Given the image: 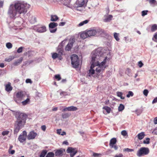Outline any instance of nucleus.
Masks as SVG:
<instances>
[{"instance_id": "obj_52", "label": "nucleus", "mask_w": 157, "mask_h": 157, "mask_svg": "<svg viewBox=\"0 0 157 157\" xmlns=\"http://www.w3.org/2000/svg\"><path fill=\"white\" fill-rule=\"evenodd\" d=\"M60 95L61 96L67 95V92L64 91H62L60 93Z\"/></svg>"}, {"instance_id": "obj_59", "label": "nucleus", "mask_w": 157, "mask_h": 157, "mask_svg": "<svg viewBox=\"0 0 157 157\" xmlns=\"http://www.w3.org/2000/svg\"><path fill=\"white\" fill-rule=\"evenodd\" d=\"M157 102V97L155 98L153 100L152 102V104L155 103Z\"/></svg>"}, {"instance_id": "obj_11", "label": "nucleus", "mask_w": 157, "mask_h": 157, "mask_svg": "<svg viewBox=\"0 0 157 157\" xmlns=\"http://www.w3.org/2000/svg\"><path fill=\"white\" fill-rule=\"evenodd\" d=\"M37 134L34 131L30 132L27 136V139L29 140L33 139L36 136Z\"/></svg>"}, {"instance_id": "obj_18", "label": "nucleus", "mask_w": 157, "mask_h": 157, "mask_svg": "<svg viewBox=\"0 0 157 157\" xmlns=\"http://www.w3.org/2000/svg\"><path fill=\"white\" fill-rule=\"evenodd\" d=\"M80 37L83 39H85L88 37H89V35L87 33V30L84 31L81 33L80 34Z\"/></svg>"}, {"instance_id": "obj_16", "label": "nucleus", "mask_w": 157, "mask_h": 157, "mask_svg": "<svg viewBox=\"0 0 157 157\" xmlns=\"http://www.w3.org/2000/svg\"><path fill=\"white\" fill-rule=\"evenodd\" d=\"M59 1H61L62 3L68 7H70L71 6L70 4L71 0H60Z\"/></svg>"}, {"instance_id": "obj_27", "label": "nucleus", "mask_w": 157, "mask_h": 157, "mask_svg": "<svg viewBox=\"0 0 157 157\" xmlns=\"http://www.w3.org/2000/svg\"><path fill=\"white\" fill-rule=\"evenodd\" d=\"M71 115V113H63L62 114V117L63 119H65Z\"/></svg>"}, {"instance_id": "obj_56", "label": "nucleus", "mask_w": 157, "mask_h": 157, "mask_svg": "<svg viewBox=\"0 0 157 157\" xmlns=\"http://www.w3.org/2000/svg\"><path fill=\"white\" fill-rule=\"evenodd\" d=\"M111 148H113L115 150H117L118 149V147L116 145H113L111 146H110Z\"/></svg>"}, {"instance_id": "obj_38", "label": "nucleus", "mask_w": 157, "mask_h": 157, "mask_svg": "<svg viewBox=\"0 0 157 157\" xmlns=\"http://www.w3.org/2000/svg\"><path fill=\"white\" fill-rule=\"evenodd\" d=\"M119 34L116 33H114V37L115 40L117 41H118L120 40L119 38L118 37Z\"/></svg>"}, {"instance_id": "obj_33", "label": "nucleus", "mask_w": 157, "mask_h": 157, "mask_svg": "<svg viewBox=\"0 0 157 157\" xmlns=\"http://www.w3.org/2000/svg\"><path fill=\"white\" fill-rule=\"evenodd\" d=\"M15 57L13 56H10L9 58H6L5 59V61L7 62H10Z\"/></svg>"}, {"instance_id": "obj_54", "label": "nucleus", "mask_w": 157, "mask_h": 157, "mask_svg": "<svg viewBox=\"0 0 157 157\" xmlns=\"http://www.w3.org/2000/svg\"><path fill=\"white\" fill-rule=\"evenodd\" d=\"M46 128V127L45 125H43L41 126V128L44 131H45Z\"/></svg>"}, {"instance_id": "obj_55", "label": "nucleus", "mask_w": 157, "mask_h": 157, "mask_svg": "<svg viewBox=\"0 0 157 157\" xmlns=\"http://www.w3.org/2000/svg\"><path fill=\"white\" fill-rule=\"evenodd\" d=\"M15 151L14 150H12L11 151L9 150V153L10 154L13 155L14 154Z\"/></svg>"}, {"instance_id": "obj_51", "label": "nucleus", "mask_w": 157, "mask_h": 157, "mask_svg": "<svg viewBox=\"0 0 157 157\" xmlns=\"http://www.w3.org/2000/svg\"><path fill=\"white\" fill-rule=\"evenodd\" d=\"M148 93V91L146 89L144 90L143 91V94L146 96H147Z\"/></svg>"}, {"instance_id": "obj_53", "label": "nucleus", "mask_w": 157, "mask_h": 157, "mask_svg": "<svg viewBox=\"0 0 157 157\" xmlns=\"http://www.w3.org/2000/svg\"><path fill=\"white\" fill-rule=\"evenodd\" d=\"M9 131H4L2 133V134L3 136L7 135L8 134Z\"/></svg>"}, {"instance_id": "obj_1", "label": "nucleus", "mask_w": 157, "mask_h": 157, "mask_svg": "<svg viewBox=\"0 0 157 157\" xmlns=\"http://www.w3.org/2000/svg\"><path fill=\"white\" fill-rule=\"evenodd\" d=\"M103 54L101 48H98L94 51L91 54L92 67L94 65L97 66V67L96 68V72L98 75L105 70L106 67V63L109 60V58L107 56L103 59Z\"/></svg>"}, {"instance_id": "obj_3", "label": "nucleus", "mask_w": 157, "mask_h": 157, "mask_svg": "<svg viewBox=\"0 0 157 157\" xmlns=\"http://www.w3.org/2000/svg\"><path fill=\"white\" fill-rule=\"evenodd\" d=\"M13 5L19 14L26 13L27 8L30 6L27 3L20 2L15 3Z\"/></svg>"}, {"instance_id": "obj_19", "label": "nucleus", "mask_w": 157, "mask_h": 157, "mask_svg": "<svg viewBox=\"0 0 157 157\" xmlns=\"http://www.w3.org/2000/svg\"><path fill=\"white\" fill-rule=\"evenodd\" d=\"M72 42H69L65 48V49L67 51H69L71 49L73 44Z\"/></svg>"}, {"instance_id": "obj_48", "label": "nucleus", "mask_w": 157, "mask_h": 157, "mask_svg": "<svg viewBox=\"0 0 157 157\" xmlns=\"http://www.w3.org/2000/svg\"><path fill=\"white\" fill-rule=\"evenodd\" d=\"M23 48V47H20L17 50V52L18 53H20L22 51V50Z\"/></svg>"}, {"instance_id": "obj_14", "label": "nucleus", "mask_w": 157, "mask_h": 157, "mask_svg": "<svg viewBox=\"0 0 157 157\" xmlns=\"http://www.w3.org/2000/svg\"><path fill=\"white\" fill-rule=\"evenodd\" d=\"M5 90L7 92H10L13 89V87L11 86V83L8 82L5 86Z\"/></svg>"}, {"instance_id": "obj_39", "label": "nucleus", "mask_w": 157, "mask_h": 157, "mask_svg": "<svg viewBox=\"0 0 157 157\" xmlns=\"http://www.w3.org/2000/svg\"><path fill=\"white\" fill-rule=\"evenodd\" d=\"M6 46L7 48H8V49L11 48L13 46L12 44L10 42L7 43L6 44Z\"/></svg>"}, {"instance_id": "obj_45", "label": "nucleus", "mask_w": 157, "mask_h": 157, "mask_svg": "<svg viewBox=\"0 0 157 157\" xmlns=\"http://www.w3.org/2000/svg\"><path fill=\"white\" fill-rule=\"evenodd\" d=\"M124 151H127L128 152L133 151H134V150L132 149H129L128 148H126L124 149Z\"/></svg>"}, {"instance_id": "obj_6", "label": "nucleus", "mask_w": 157, "mask_h": 157, "mask_svg": "<svg viewBox=\"0 0 157 157\" xmlns=\"http://www.w3.org/2000/svg\"><path fill=\"white\" fill-rule=\"evenodd\" d=\"M71 59L73 67L75 68L78 67L79 65V60L78 56L73 54L71 56Z\"/></svg>"}, {"instance_id": "obj_43", "label": "nucleus", "mask_w": 157, "mask_h": 157, "mask_svg": "<svg viewBox=\"0 0 157 157\" xmlns=\"http://www.w3.org/2000/svg\"><path fill=\"white\" fill-rule=\"evenodd\" d=\"M134 94L131 91H129L128 92V94L126 95V97L127 98H129L130 96L132 97L133 96Z\"/></svg>"}, {"instance_id": "obj_46", "label": "nucleus", "mask_w": 157, "mask_h": 157, "mask_svg": "<svg viewBox=\"0 0 157 157\" xmlns=\"http://www.w3.org/2000/svg\"><path fill=\"white\" fill-rule=\"evenodd\" d=\"M55 77L56 79H57L58 81H59L61 79V78L59 75H55Z\"/></svg>"}, {"instance_id": "obj_12", "label": "nucleus", "mask_w": 157, "mask_h": 157, "mask_svg": "<svg viewBox=\"0 0 157 157\" xmlns=\"http://www.w3.org/2000/svg\"><path fill=\"white\" fill-rule=\"evenodd\" d=\"M65 152V150L63 149H58L56 151L55 155L56 156H62Z\"/></svg>"}, {"instance_id": "obj_22", "label": "nucleus", "mask_w": 157, "mask_h": 157, "mask_svg": "<svg viewBox=\"0 0 157 157\" xmlns=\"http://www.w3.org/2000/svg\"><path fill=\"white\" fill-rule=\"evenodd\" d=\"M23 60V58L22 57L20 58L19 59L14 62L13 63V65L16 66L18 65L21 63Z\"/></svg>"}, {"instance_id": "obj_10", "label": "nucleus", "mask_w": 157, "mask_h": 157, "mask_svg": "<svg viewBox=\"0 0 157 157\" xmlns=\"http://www.w3.org/2000/svg\"><path fill=\"white\" fill-rule=\"evenodd\" d=\"M58 25V24L56 23L51 22L49 25V27L50 29V31L51 33H54L57 30L56 29H53L56 27Z\"/></svg>"}, {"instance_id": "obj_20", "label": "nucleus", "mask_w": 157, "mask_h": 157, "mask_svg": "<svg viewBox=\"0 0 157 157\" xmlns=\"http://www.w3.org/2000/svg\"><path fill=\"white\" fill-rule=\"evenodd\" d=\"M22 127L15 124L14 128V134H17Z\"/></svg>"}, {"instance_id": "obj_34", "label": "nucleus", "mask_w": 157, "mask_h": 157, "mask_svg": "<svg viewBox=\"0 0 157 157\" xmlns=\"http://www.w3.org/2000/svg\"><path fill=\"white\" fill-rule=\"evenodd\" d=\"M157 30V25L154 24L151 26V30L152 32H154Z\"/></svg>"}, {"instance_id": "obj_64", "label": "nucleus", "mask_w": 157, "mask_h": 157, "mask_svg": "<svg viewBox=\"0 0 157 157\" xmlns=\"http://www.w3.org/2000/svg\"><path fill=\"white\" fill-rule=\"evenodd\" d=\"M61 129H57V133L59 134L60 135L61 132Z\"/></svg>"}, {"instance_id": "obj_8", "label": "nucleus", "mask_w": 157, "mask_h": 157, "mask_svg": "<svg viewBox=\"0 0 157 157\" xmlns=\"http://www.w3.org/2000/svg\"><path fill=\"white\" fill-rule=\"evenodd\" d=\"M87 2V0H77L75 6L77 7H82L85 5Z\"/></svg>"}, {"instance_id": "obj_50", "label": "nucleus", "mask_w": 157, "mask_h": 157, "mask_svg": "<svg viewBox=\"0 0 157 157\" xmlns=\"http://www.w3.org/2000/svg\"><path fill=\"white\" fill-rule=\"evenodd\" d=\"M138 65L139 67L141 68L144 65V64L142 63V61H140L138 62Z\"/></svg>"}, {"instance_id": "obj_2", "label": "nucleus", "mask_w": 157, "mask_h": 157, "mask_svg": "<svg viewBox=\"0 0 157 157\" xmlns=\"http://www.w3.org/2000/svg\"><path fill=\"white\" fill-rule=\"evenodd\" d=\"M15 116L17 118L15 124L23 127L26 123V115L19 112H17L15 113Z\"/></svg>"}, {"instance_id": "obj_36", "label": "nucleus", "mask_w": 157, "mask_h": 157, "mask_svg": "<svg viewBox=\"0 0 157 157\" xmlns=\"http://www.w3.org/2000/svg\"><path fill=\"white\" fill-rule=\"evenodd\" d=\"M103 109H105L108 113H109L110 112L111 110V108L107 106L104 107L103 108Z\"/></svg>"}, {"instance_id": "obj_4", "label": "nucleus", "mask_w": 157, "mask_h": 157, "mask_svg": "<svg viewBox=\"0 0 157 157\" xmlns=\"http://www.w3.org/2000/svg\"><path fill=\"white\" fill-rule=\"evenodd\" d=\"M8 13L10 18L13 19L18 17L20 15L13 4H11L10 6Z\"/></svg>"}, {"instance_id": "obj_32", "label": "nucleus", "mask_w": 157, "mask_h": 157, "mask_svg": "<svg viewBox=\"0 0 157 157\" xmlns=\"http://www.w3.org/2000/svg\"><path fill=\"white\" fill-rule=\"evenodd\" d=\"M47 151L46 150L42 151L40 155V157H44L45 155L47 154Z\"/></svg>"}, {"instance_id": "obj_13", "label": "nucleus", "mask_w": 157, "mask_h": 157, "mask_svg": "<svg viewBox=\"0 0 157 157\" xmlns=\"http://www.w3.org/2000/svg\"><path fill=\"white\" fill-rule=\"evenodd\" d=\"M77 110V108L74 106H71L64 108L62 111L65 112L67 111H74Z\"/></svg>"}, {"instance_id": "obj_42", "label": "nucleus", "mask_w": 157, "mask_h": 157, "mask_svg": "<svg viewBox=\"0 0 157 157\" xmlns=\"http://www.w3.org/2000/svg\"><path fill=\"white\" fill-rule=\"evenodd\" d=\"M58 56H59V53L58 54H57L56 53H53L52 54V57L53 59H56V58H58Z\"/></svg>"}, {"instance_id": "obj_29", "label": "nucleus", "mask_w": 157, "mask_h": 157, "mask_svg": "<svg viewBox=\"0 0 157 157\" xmlns=\"http://www.w3.org/2000/svg\"><path fill=\"white\" fill-rule=\"evenodd\" d=\"M23 96L22 93L21 92H17L16 95V97L18 99H21L23 98Z\"/></svg>"}, {"instance_id": "obj_30", "label": "nucleus", "mask_w": 157, "mask_h": 157, "mask_svg": "<svg viewBox=\"0 0 157 157\" xmlns=\"http://www.w3.org/2000/svg\"><path fill=\"white\" fill-rule=\"evenodd\" d=\"M30 102V99L29 98H27L25 101H22L21 103L23 105H25L28 104Z\"/></svg>"}, {"instance_id": "obj_31", "label": "nucleus", "mask_w": 157, "mask_h": 157, "mask_svg": "<svg viewBox=\"0 0 157 157\" xmlns=\"http://www.w3.org/2000/svg\"><path fill=\"white\" fill-rule=\"evenodd\" d=\"M117 96L120 98L121 99H124V97H123V93L120 92H117Z\"/></svg>"}, {"instance_id": "obj_37", "label": "nucleus", "mask_w": 157, "mask_h": 157, "mask_svg": "<svg viewBox=\"0 0 157 157\" xmlns=\"http://www.w3.org/2000/svg\"><path fill=\"white\" fill-rule=\"evenodd\" d=\"M124 108V106L123 104H120L118 107V111H122Z\"/></svg>"}, {"instance_id": "obj_21", "label": "nucleus", "mask_w": 157, "mask_h": 157, "mask_svg": "<svg viewBox=\"0 0 157 157\" xmlns=\"http://www.w3.org/2000/svg\"><path fill=\"white\" fill-rule=\"evenodd\" d=\"M113 18V16L112 15H109L105 16L104 21L105 22H108L110 21Z\"/></svg>"}, {"instance_id": "obj_58", "label": "nucleus", "mask_w": 157, "mask_h": 157, "mask_svg": "<svg viewBox=\"0 0 157 157\" xmlns=\"http://www.w3.org/2000/svg\"><path fill=\"white\" fill-rule=\"evenodd\" d=\"M123 155L122 154H119L118 155H116L114 157H123Z\"/></svg>"}, {"instance_id": "obj_44", "label": "nucleus", "mask_w": 157, "mask_h": 157, "mask_svg": "<svg viewBox=\"0 0 157 157\" xmlns=\"http://www.w3.org/2000/svg\"><path fill=\"white\" fill-rule=\"evenodd\" d=\"M150 139L149 138H146L145 140L143 141V143L144 144H148L150 143Z\"/></svg>"}, {"instance_id": "obj_25", "label": "nucleus", "mask_w": 157, "mask_h": 157, "mask_svg": "<svg viewBox=\"0 0 157 157\" xmlns=\"http://www.w3.org/2000/svg\"><path fill=\"white\" fill-rule=\"evenodd\" d=\"M145 134L144 132H141L138 134L137 137L138 139L140 140L142 139L145 136Z\"/></svg>"}, {"instance_id": "obj_24", "label": "nucleus", "mask_w": 157, "mask_h": 157, "mask_svg": "<svg viewBox=\"0 0 157 157\" xmlns=\"http://www.w3.org/2000/svg\"><path fill=\"white\" fill-rule=\"evenodd\" d=\"M29 20L32 24L34 23L36 21V18L34 16H31L29 18Z\"/></svg>"}, {"instance_id": "obj_28", "label": "nucleus", "mask_w": 157, "mask_h": 157, "mask_svg": "<svg viewBox=\"0 0 157 157\" xmlns=\"http://www.w3.org/2000/svg\"><path fill=\"white\" fill-rule=\"evenodd\" d=\"M58 17L56 15H52L51 17V21H56L58 19Z\"/></svg>"}, {"instance_id": "obj_35", "label": "nucleus", "mask_w": 157, "mask_h": 157, "mask_svg": "<svg viewBox=\"0 0 157 157\" xmlns=\"http://www.w3.org/2000/svg\"><path fill=\"white\" fill-rule=\"evenodd\" d=\"M67 152L68 153H73L76 151H75V149L72 148L71 147H69L67 150Z\"/></svg>"}, {"instance_id": "obj_60", "label": "nucleus", "mask_w": 157, "mask_h": 157, "mask_svg": "<svg viewBox=\"0 0 157 157\" xmlns=\"http://www.w3.org/2000/svg\"><path fill=\"white\" fill-rule=\"evenodd\" d=\"M152 133L154 134L157 135V128H155L153 131Z\"/></svg>"}, {"instance_id": "obj_15", "label": "nucleus", "mask_w": 157, "mask_h": 157, "mask_svg": "<svg viewBox=\"0 0 157 157\" xmlns=\"http://www.w3.org/2000/svg\"><path fill=\"white\" fill-rule=\"evenodd\" d=\"M90 63L91 64L90 69L89 70V72L88 75L89 76H90L91 75H92L94 73L95 71H96V70L95 71L93 69V68H94L95 66H96L95 65H94V66L92 67V64L91 63V61Z\"/></svg>"}, {"instance_id": "obj_47", "label": "nucleus", "mask_w": 157, "mask_h": 157, "mask_svg": "<svg viewBox=\"0 0 157 157\" xmlns=\"http://www.w3.org/2000/svg\"><path fill=\"white\" fill-rule=\"evenodd\" d=\"M121 134L124 136H126L127 135V133L125 130H123L121 132Z\"/></svg>"}, {"instance_id": "obj_40", "label": "nucleus", "mask_w": 157, "mask_h": 157, "mask_svg": "<svg viewBox=\"0 0 157 157\" xmlns=\"http://www.w3.org/2000/svg\"><path fill=\"white\" fill-rule=\"evenodd\" d=\"M152 40L154 41L157 42V32L155 33Z\"/></svg>"}, {"instance_id": "obj_9", "label": "nucleus", "mask_w": 157, "mask_h": 157, "mask_svg": "<svg viewBox=\"0 0 157 157\" xmlns=\"http://www.w3.org/2000/svg\"><path fill=\"white\" fill-rule=\"evenodd\" d=\"M27 136V132L25 131H24L23 132L22 134L19 136L18 140L21 143L25 141Z\"/></svg>"}, {"instance_id": "obj_62", "label": "nucleus", "mask_w": 157, "mask_h": 157, "mask_svg": "<svg viewBox=\"0 0 157 157\" xmlns=\"http://www.w3.org/2000/svg\"><path fill=\"white\" fill-rule=\"evenodd\" d=\"M154 123L155 124H157V117H155L154 120Z\"/></svg>"}, {"instance_id": "obj_17", "label": "nucleus", "mask_w": 157, "mask_h": 157, "mask_svg": "<svg viewBox=\"0 0 157 157\" xmlns=\"http://www.w3.org/2000/svg\"><path fill=\"white\" fill-rule=\"evenodd\" d=\"M46 27L44 26H42L38 28L37 29V31L40 33H42L46 32Z\"/></svg>"}, {"instance_id": "obj_23", "label": "nucleus", "mask_w": 157, "mask_h": 157, "mask_svg": "<svg viewBox=\"0 0 157 157\" xmlns=\"http://www.w3.org/2000/svg\"><path fill=\"white\" fill-rule=\"evenodd\" d=\"M117 141L116 139L115 138H113L111 139L109 143L110 146V147L116 144L117 142Z\"/></svg>"}, {"instance_id": "obj_61", "label": "nucleus", "mask_w": 157, "mask_h": 157, "mask_svg": "<svg viewBox=\"0 0 157 157\" xmlns=\"http://www.w3.org/2000/svg\"><path fill=\"white\" fill-rule=\"evenodd\" d=\"M77 153V151H75L73 153H71V156L73 157L74 155H75Z\"/></svg>"}, {"instance_id": "obj_7", "label": "nucleus", "mask_w": 157, "mask_h": 157, "mask_svg": "<svg viewBox=\"0 0 157 157\" xmlns=\"http://www.w3.org/2000/svg\"><path fill=\"white\" fill-rule=\"evenodd\" d=\"M149 153V150L148 148L142 147L137 151L136 155L138 157L146 155Z\"/></svg>"}, {"instance_id": "obj_41", "label": "nucleus", "mask_w": 157, "mask_h": 157, "mask_svg": "<svg viewBox=\"0 0 157 157\" xmlns=\"http://www.w3.org/2000/svg\"><path fill=\"white\" fill-rule=\"evenodd\" d=\"M54 155V154L53 152H49L48 153L46 157H53Z\"/></svg>"}, {"instance_id": "obj_49", "label": "nucleus", "mask_w": 157, "mask_h": 157, "mask_svg": "<svg viewBox=\"0 0 157 157\" xmlns=\"http://www.w3.org/2000/svg\"><path fill=\"white\" fill-rule=\"evenodd\" d=\"M148 12V11L147 10H144L142 12V15L143 16H144L146 15L147 14V12Z\"/></svg>"}, {"instance_id": "obj_26", "label": "nucleus", "mask_w": 157, "mask_h": 157, "mask_svg": "<svg viewBox=\"0 0 157 157\" xmlns=\"http://www.w3.org/2000/svg\"><path fill=\"white\" fill-rule=\"evenodd\" d=\"M58 51H59V56L58 58L59 59L61 60L62 59L61 55L63 54V50L60 48L58 49Z\"/></svg>"}, {"instance_id": "obj_57", "label": "nucleus", "mask_w": 157, "mask_h": 157, "mask_svg": "<svg viewBox=\"0 0 157 157\" xmlns=\"http://www.w3.org/2000/svg\"><path fill=\"white\" fill-rule=\"evenodd\" d=\"M25 82L26 83H31L32 82L31 80L30 79H26Z\"/></svg>"}, {"instance_id": "obj_5", "label": "nucleus", "mask_w": 157, "mask_h": 157, "mask_svg": "<svg viewBox=\"0 0 157 157\" xmlns=\"http://www.w3.org/2000/svg\"><path fill=\"white\" fill-rule=\"evenodd\" d=\"M89 36H102L104 33V30L100 29H91L87 30Z\"/></svg>"}, {"instance_id": "obj_63", "label": "nucleus", "mask_w": 157, "mask_h": 157, "mask_svg": "<svg viewBox=\"0 0 157 157\" xmlns=\"http://www.w3.org/2000/svg\"><path fill=\"white\" fill-rule=\"evenodd\" d=\"M65 24V22H61L59 23V26H63Z\"/></svg>"}]
</instances>
